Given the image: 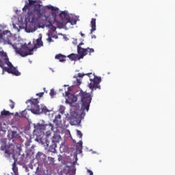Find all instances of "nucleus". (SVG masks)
I'll use <instances>...</instances> for the list:
<instances>
[{
  "label": "nucleus",
  "mask_w": 175,
  "mask_h": 175,
  "mask_svg": "<svg viewBox=\"0 0 175 175\" xmlns=\"http://www.w3.org/2000/svg\"><path fill=\"white\" fill-rule=\"evenodd\" d=\"M31 143H32V142L31 140H27L25 143V145L26 147H29V146H31Z\"/></svg>",
  "instance_id": "obj_33"
},
{
  "label": "nucleus",
  "mask_w": 175,
  "mask_h": 175,
  "mask_svg": "<svg viewBox=\"0 0 175 175\" xmlns=\"http://www.w3.org/2000/svg\"><path fill=\"white\" fill-rule=\"evenodd\" d=\"M94 52L95 51L94 50V49H91L90 47L84 49V48L78 46V51H77L78 54L71 53L70 55H68L67 57L71 61H79L84 58V57H85L87 54L89 53V55H91V53Z\"/></svg>",
  "instance_id": "obj_3"
},
{
  "label": "nucleus",
  "mask_w": 175,
  "mask_h": 175,
  "mask_svg": "<svg viewBox=\"0 0 175 175\" xmlns=\"http://www.w3.org/2000/svg\"><path fill=\"white\" fill-rule=\"evenodd\" d=\"M53 37H49L48 38H47V40H48V42H49V43L50 42H53V39H51Z\"/></svg>",
  "instance_id": "obj_39"
},
{
  "label": "nucleus",
  "mask_w": 175,
  "mask_h": 175,
  "mask_svg": "<svg viewBox=\"0 0 175 175\" xmlns=\"http://www.w3.org/2000/svg\"><path fill=\"white\" fill-rule=\"evenodd\" d=\"M10 107L11 108V109H14V105H15V103H14V102H13V100H10Z\"/></svg>",
  "instance_id": "obj_32"
},
{
  "label": "nucleus",
  "mask_w": 175,
  "mask_h": 175,
  "mask_svg": "<svg viewBox=\"0 0 175 175\" xmlns=\"http://www.w3.org/2000/svg\"><path fill=\"white\" fill-rule=\"evenodd\" d=\"M16 116H18V113L16 112Z\"/></svg>",
  "instance_id": "obj_46"
},
{
  "label": "nucleus",
  "mask_w": 175,
  "mask_h": 175,
  "mask_svg": "<svg viewBox=\"0 0 175 175\" xmlns=\"http://www.w3.org/2000/svg\"><path fill=\"white\" fill-rule=\"evenodd\" d=\"M85 75L82 74V73H78V77H84Z\"/></svg>",
  "instance_id": "obj_38"
},
{
  "label": "nucleus",
  "mask_w": 175,
  "mask_h": 175,
  "mask_svg": "<svg viewBox=\"0 0 175 175\" xmlns=\"http://www.w3.org/2000/svg\"><path fill=\"white\" fill-rule=\"evenodd\" d=\"M29 3H25V6L22 9L23 13H27L25 16V20L29 23H38V20H40L43 16H44V8H41L40 4H36L37 2L35 0H28Z\"/></svg>",
  "instance_id": "obj_1"
},
{
  "label": "nucleus",
  "mask_w": 175,
  "mask_h": 175,
  "mask_svg": "<svg viewBox=\"0 0 175 175\" xmlns=\"http://www.w3.org/2000/svg\"><path fill=\"white\" fill-rule=\"evenodd\" d=\"M59 113H61V114H64V113H65V106L60 105L59 109Z\"/></svg>",
  "instance_id": "obj_25"
},
{
  "label": "nucleus",
  "mask_w": 175,
  "mask_h": 175,
  "mask_svg": "<svg viewBox=\"0 0 175 175\" xmlns=\"http://www.w3.org/2000/svg\"><path fill=\"white\" fill-rule=\"evenodd\" d=\"M19 117H22L23 118H28V117H29V115H28V111H27V109H25L22 112H21Z\"/></svg>",
  "instance_id": "obj_21"
},
{
  "label": "nucleus",
  "mask_w": 175,
  "mask_h": 175,
  "mask_svg": "<svg viewBox=\"0 0 175 175\" xmlns=\"http://www.w3.org/2000/svg\"><path fill=\"white\" fill-rule=\"evenodd\" d=\"M5 65H6L5 60L3 62L0 59V67L3 68V70H5L8 73H11L12 75H14V76H20L21 75V72H20L16 67L13 66L12 63L11 66H8V67H5Z\"/></svg>",
  "instance_id": "obj_8"
},
{
  "label": "nucleus",
  "mask_w": 175,
  "mask_h": 175,
  "mask_svg": "<svg viewBox=\"0 0 175 175\" xmlns=\"http://www.w3.org/2000/svg\"><path fill=\"white\" fill-rule=\"evenodd\" d=\"M5 43L7 44H10L12 46L13 49L15 50V53L16 54H19L21 57H27V55H32V52L33 51V49L31 47V43H29L28 45L27 44H24L21 46V48H17L14 44L10 42L9 38H7V40L5 41Z\"/></svg>",
  "instance_id": "obj_2"
},
{
  "label": "nucleus",
  "mask_w": 175,
  "mask_h": 175,
  "mask_svg": "<svg viewBox=\"0 0 175 175\" xmlns=\"http://www.w3.org/2000/svg\"><path fill=\"white\" fill-rule=\"evenodd\" d=\"M18 148L19 150H21V148L20 146H18Z\"/></svg>",
  "instance_id": "obj_44"
},
{
  "label": "nucleus",
  "mask_w": 175,
  "mask_h": 175,
  "mask_svg": "<svg viewBox=\"0 0 175 175\" xmlns=\"http://www.w3.org/2000/svg\"><path fill=\"white\" fill-rule=\"evenodd\" d=\"M90 83H89V88L92 90H100V82L102 81V78L94 76V79H90Z\"/></svg>",
  "instance_id": "obj_11"
},
{
  "label": "nucleus",
  "mask_w": 175,
  "mask_h": 175,
  "mask_svg": "<svg viewBox=\"0 0 175 175\" xmlns=\"http://www.w3.org/2000/svg\"><path fill=\"white\" fill-rule=\"evenodd\" d=\"M59 120H61V115L58 114L55 117V119L53 120L54 124L58 125V124H59Z\"/></svg>",
  "instance_id": "obj_23"
},
{
  "label": "nucleus",
  "mask_w": 175,
  "mask_h": 175,
  "mask_svg": "<svg viewBox=\"0 0 175 175\" xmlns=\"http://www.w3.org/2000/svg\"><path fill=\"white\" fill-rule=\"evenodd\" d=\"M79 95L81 98V110L83 111V113H84V110H86L88 111L90 110V104L91 103L92 98L91 94L90 93L84 92L83 90H81L79 93Z\"/></svg>",
  "instance_id": "obj_6"
},
{
  "label": "nucleus",
  "mask_w": 175,
  "mask_h": 175,
  "mask_svg": "<svg viewBox=\"0 0 175 175\" xmlns=\"http://www.w3.org/2000/svg\"><path fill=\"white\" fill-rule=\"evenodd\" d=\"M55 59H58L59 62H65L66 61V55L59 53L55 56Z\"/></svg>",
  "instance_id": "obj_16"
},
{
  "label": "nucleus",
  "mask_w": 175,
  "mask_h": 175,
  "mask_svg": "<svg viewBox=\"0 0 175 175\" xmlns=\"http://www.w3.org/2000/svg\"><path fill=\"white\" fill-rule=\"evenodd\" d=\"M0 57L5 61V63L8 66H12V62L9 61V57H8V54L3 51L2 48L0 47Z\"/></svg>",
  "instance_id": "obj_13"
},
{
  "label": "nucleus",
  "mask_w": 175,
  "mask_h": 175,
  "mask_svg": "<svg viewBox=\"0 0 175 175\" xmlns=\"http://www.w3.org/2000/svg\"><path fill=\"white\" fill-rule=\"evenodd\" d=\"M50 96H51V98H54V96L57 95V92H55V91H54V89H51L49 93Z\"/></svg>",
  "instance_id": "obj_26"
},
{
  "label": "nucleus",
  "mask_w": 175,
  "mask_h": 175,
  "mask_svg": "<svg viewBox=\"0 0 175 175\" xmlns=\"http://www.w3.org/2000/svg\"><path fill=\"white\" fill-rule=\"evenodd\" d=\"M55 31H49L48 33L49 38H55V34L54 33Z\"/></svg>",
  "instance_id": "obj_29"
},
{
  "label": "nucleus",
  "mask_w": 175,
  "mask_h": 175,
  "mask_svg": "<svg viewBox=\"0 0 175 175\" xmlns=\"http://www.w3.org/2000/svg\"><path fill=\"white\" fill-rule=\"evenodd\" d=\"M88 76H90V75H92V73L86 74Z\"/></svg>",
  "instance_id": "obj_45"
},
{
  "label": "nucleus",
  "mask_w": 175,
  "mask_h": 175,
  "mask_svg": "<svg viewBox=\"0 0 175 175\" xmlns=\"http://www.w3.org/2000/svg\"><path fill=\"white\" fill-rule=\"evenodd\" d=\"M66 95H68V98L70 103L77 102V96H75V94H70L68 92H66Z\"/></svg>",
  "instance_id": "obj_18"
},
{
  "label": "nucleus",
  "mask_w": 175,
  "mask_h": 175,
  "mask_svg": "<svg viewBox=\"0 0 175 175\" xmlns=\"http://www.w3.org/2000/svg\"><path fill=\"white\" fill-rule=\"evenodd\" d=\"M59 140H61V135H54L52 137L53 144H57V143H59Z\"/></svg>",
  "instance_id": "obj_20"
},
{
  "label": "nucleus",
  "mask_w": 175,
  "mask_h": 175,
  "mask_svg": "<svg viewBox=\"0 0 175 175\" xmlns=\"http://www.w3.org/2000/svg\"><path fill=\"white\" fill-rule=\"evenodd\" d=\"M40 157H42V158H46V156L44 155V154H40Z\"/></svg>",
  "instance_id": "obj_43"
},
{
  "label": "nucleus",
  "mask_w": 175,
  "mask_h": 175,
  "mask_svg": "<svg viewBox=\"0 0 175 175\" xmlns=\"http://www.w3.org/2000/svg\"><path fill=\"white\" fill-rule=\"evenodd\" d=\"M55 159L53 157H48L47 160L44 161V165L47 166H55Z\"/></svg>",
  "instance_id": "obj_15"
},
{
  "label": "nucleus",
  "mask_w": 175,
  "mask_h": 175,
  "mask_svg": "<svg viewBox=\"0 0 175 175\" xmlns=\"http://www.w3.org/2000/svg\"><path fill=\"white\" fill-rule=\"evenodd\" d=\"M61 22H56L57 28H64L66 24L70 23L71 25H76L77 21L69 15L68 12L63 11L59 14Z\"/></svg>",
  "instance_id": "obj_4"
},
{
  "label": "nucleus",
  "mask_w": 175,
  "mask_h": 175,
  "mask_svg": "<svg viewBox=\"0 0 175 175\" xmlns=\"http://www.w3.org/2000/svg\"><path fill=\"white\" fill-rule=\"evenodd\" d=\"M28 102L31 106L30 111H31L33 114H42V113H48L49 109H47V108H40V106L38 105V103H39L38 98H31L27 101V103Z\"/></svg>",
  "instance_id": "obj_5"
},
{
  "label": "nucleus",
  "mask_w": 175,
  "mask_h": 175,
  "mask_svg": "<svg viewBox=\"0 0 175 175\" xmlns=\"http://www.w3.org/2000/svg\"><path fill=\"white\" fill-rule=\"evenodd\" d=\"M77 148H80L81 150L83 148V141H79L77 144Z\"/></svg>",
  "instance_id": "obj_28"
},
{
  "label": "nucleus",
  "mask_w": 175,
  "mask_h": 175,
  "mask_svg": "<svg viewBox=\"0 0 175 175\" xmlns=\"http://www.w3.org/2000/svg\"><path fill=\"white\" fill-rule=\"evenodd\" d=\"M55 147H57V145L55 144H53L49 148V151H50V152H55V151H57L55 150Z\"/></svg>",
  "instance_id": "obj_24"
},
{
  "label": "nucleus",
  "mask_w": 175,
  "mask_h": 175,
  "mask_svg": "<svg viewBox=\"0 0 175 175\" xmlns=\"http://www.w3.org/2000/svg\"><path fill=\"white\" fill-rule=\"evenodd\" d=\"M80 35L81 36H82L83 38H84V36H85V34L83 33V32H80Z\"/></svg>",
  "instance_id": "obj_41"
},
{
  "label": "nucleus",
  "mask_w": 175,
  "mask_h": 175,
  "mask_svg": "<svg viewBox=\"0 0 175 175\" xmlns=\"http://www.w3.org/2000/svg\"><path fill=\"white\" fill-rule=\"evenodd\" d=\"M92 39H96V35H92Z\"/></svg>",
  "instance_id": "obj_42"
},
{
  "label": "nucleus",
  "mask_w": 175,
  "mask_h": 175,
  "mask_svg": "<svg viewBox=\"0 0 175 175\" xmlns=\"http://www.w3.org/2000/svg\"><path fill=\"white\" fill-rule=\"evenodd\" d=\"M1 116H10V112L4 109L1 112Z\"/></svg>",
  "instance_id": "obj_27"
},
{
  "label": "nucleus",
  "mask_w": 175,
  "mask_h": 175,
  "mask_svg": "<svg viewBox=\"0 0 175 175\" xmlns=\"http://www.w3.org/2000/svg\"><path fill=\"white\" fill-rule=\"evenodd\" d=\"M43 46V41H42V34L39 35V38L36 40V43L34 44L33 47L31 49H40V47Z\"/></svg>",
  "instance_id": "obj_14"
},
{
  "label": "nucleus",
  "mask_w": 175,
  "mask_h": 175,
  "mask_svg": "<svg viewBox=\"0 0 175 175\" xmlns=\"http://www.w3.org/2000/svg\"><path fill=\"white\" fill-rule=\"evenodd\" d=\"M47 9L52 11V16L53 18H55L57 17V12H58V8H54V6L52 5H48L46 6Z\"/></svg>",
  "instance_id": "obj_17"
},
{
  "label": "nucleus",
  "mask_w": 175,
  "mask_h": 175,
  "mask_svg": "<svg viewBox=\"0 0 175 175\" xmlns=\"http://www.w3.org/2000/svg\"><path fill=\"white\" fill-rule=\"evenodd\" d=\"M46 21L48 22V27L51 29L52 32H55L57 31V27L54 25H57V22L61 23L60 21H58L55 19V18H53V21L50 20V16H46Z\"/></svg>",
  "instance_id": "obj_12"
},
{
  "label": "nucleus",
  "mask_w": 175,
  "mask_h": 175,
  "mask_svg": "<svg viewBox=\"0 0 175 175\" xmlns=\"http://www.w3.org/2000/svg\"><path fill=\"white\" fill-rule=\"evenodd\" d=\"M36 129V131H39L43 133L46 132V143H49V137L51 136V131H54V125L51 123L46 124H38Z\"/></svg>",
  "instance_id": "obj_7"
},
{
  "label": "nucleus",
  "mask_w": 175,
  "mask_h": 175,
  "mask_svg": "<svg viewBox=\"0 0 175 175\" xmlns=\"http://www.w3.org/2000/svg\"><path fill=\"white\" fill-rule=\"evenodd\" d=\"M12 170L14 172L15 174H18V173H16L17 172V168L16 167V163H13L12 165Z\"/></svg>",
  "instance_id": "obj_31"
},
{
  "label": "nucleus",
  "mask_w": 175,
  "mask_h": 175,
  "mask_svg": "<svg viewBox=\"0 0 175 175\" xmlns=\"http://www.w3.org/2000/svg\"><path fill=\"white\" fill-rule=\"evenodd\" d=\"M80 84H81V81H80V79H77L76 85H77L79 87V85H80Z\"/></svg>",
  "instance_id": "obj_35"
},
{
  "label": "nucleus",
  "mask_w": 175,
  "mask_h": 175,
  "mask_svg": "<svg viewBox=\"0 0 175 175\" xmlns=\"http://www.w3.org/2000/svg\"><path fill=\"white\" fill-rule=\"evenodd\" d=\"M1 151H4V157L5 158H10V155L14 157V145L13 144L8 146H1Z\"/></svg>",
  "instance_id": "obj_10"
},
{
  "label": "nucleus",
  "mask_w": 175,
  "mask_h": 175,
  "mask_svg": "<svg viewBox=\"0 0 175 175\" xmlns=\"http://www.w3.org/2000/svg\"><path fill=\"white\" fill-rule=\"evenodd\" d=\"M83 44H84V43L81 42L79 44V45H77V51H79V47H81V46H83Z\"/></svg>",
  "instance_id": "obj_36"
},
{
  "label": "nucleus",
  "mask_w": 175,
  "mask_h": 175,
  "mask_svg": "<svg viewBox=\"0 0 175 175\" xmlns=\"http://www.w3.org/2000/svg\"><path fill=\"white\" fill-rule=\"evenodd\" d=\"M70 122L71 125H79L81 122V115L78 111H74L70 113Z\"/></svg>",
  "instance_id": "obj_9"
},
{
  "label": "nucleus",
  "mask_w": 175,
  "mask_h": 175,
  "mask_svg": "<svg viewBox=\"0 0 175 175\" xmlns=\"http://www.w3.org/2000/svg\"><path fill=\"white\" fill-rule=\"evenodd\" d=\"M10 31L5 30L3 31V34L0 33V39H3L6 35H10Z\"/></svg>",
  "instance_id": "obj_22"
},
{
  "label": "nucleus",
  "mask_w": 175,
  "mask_h": 175,
  "mask_svg": "<svg viewBox=\"0 0 175 175\" xmlns=\"http://www.w3.org/2000/svg\"><path fill=\"white\" fill-rule=\"evenodd\" d=\"M91 31L90 34L92 35V32L96 31V18H92L91 21Z\"/></svg>",
  "instance_id": "obj_19"
},
{
  "label": "nucleus",
  "mask_w": 175,
  "mask_h": 175,
  "mask_svg": "<svg viewBox=\"0 0 175 175\" xmlns=\"http://www.w3.org/2000/svg\"><path fill=\"white\" fill-rule=\"evenodd\" d=\"M87 172L89 173L90 175H94V172L92 170H88Z\"/></svg>",
  "instance_id": "obj_37"
},
{
  "label": "nucleus",
  "mask_w": 175,
  "mask_h": 175,
  "mask_svg": "<svg viewBox=\"0 0 175 175\" xmlns=\"http://www.w3.org/2000/svg\"><path fill=\"white\" fill-rule=\"evenodd\" d=\"M12 133L13 137H14V136L17 135V131H12Z\"/></svg>",
  "instance_id": "obj_40"
},
{
  "label": "nucleus",
  "mask_w": 175,
  "mask_h": 175,
  "mask_svg": "<svg viewBox=\"0 0 175 175\" xmlns=\"http://www.w3.org/2000/svg\"><path fill=\"white\" fill-rule=\"evenodd\" d=\"M77 135L79 139H81L83 137V133L81 131L77 130Z\"/></svg>",
  "instance_id": "obj_30"
},
{
  "label": "nucleus",
  "mask_w": 175,
  "mask_h": 175,
  "mask_svg": "<svg viewBox=\"0 0 175 175\" xmlns=\"http://www.w3.org/2000/svg\"><path fill=\"white\" fill-rule=\"evenodd\" d=\"M43 95H44V92H40L36 94V96H39V98H42V96H43Z\"/></svg>",
  "instance_id": "obj_34"
}]
</instances>
